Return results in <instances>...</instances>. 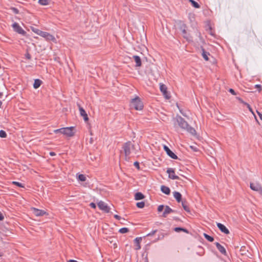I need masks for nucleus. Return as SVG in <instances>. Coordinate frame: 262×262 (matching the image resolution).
<instances>
[{"instance_id": "nucleus-1", "label": "nucleus", "mask_w": 262, "mask_h": 262, "mask_svg": "<svg viewBox=\"0 0 262 262\" xmlns=\"http://www.w3.org/2000/svg\"><path fill=\"white\" fill-rule=\"evenodd\" d=\"M179 126L183 129H185L192 135H194L196 133L195 129L190 126L187 122L181 116H177L175 119V122L174 123V126L175 127Z\"/></svg>"}, {"instance_id": "nucleus-2", "label": "nucleus", "mask_w": 262, "mask_h": 262, "mask_svg": "<svg viewBox=\"0 0 262 262\" xmlns=\"http://www.w3.org/2000/svg\"><path fill=\"white\" fill-rule=\"evenodd\" d=\"M122 148L125 155V159L127 161L130 159L133 155L136 154L137 152V148L130 141L124 143L123 145Z\"/></svg>"}, {"instance_id": "nucleus-3", "label": "nucleus", "mask_w": 262, "mask_h": 262, "mask_svg": "<svg viewBox=\"0 0 262 262\" xmlns=\"http://www.w3.org/2000/svg\"><path fill=\"white\" fill-rule=\"evenodd\" d=\"M31 30L36 34L42 37L46 40L50 41H51L54 43H57V40L54 35L50 34L48 32L42 31L38 29L35 28H32Z\"/></svg>"}, {"instance_id": "nucleus-4", "label": "nucleus", "mask_w": 262, "mask_h": 262, "mask_svg": "<svg viewBox=\"0 0 262 262\" xmlns=\"http://www.w3.org/2000/svg\"><path fill=\"white\" fill-rule=\"evenodd\" d=\"M54 133L55 134H61L63 135L66 137H72L75 135V127H67L55 129Z\"/></svg>"}, {"instance_id": "nucleus-5", "label": "nucleus", "mask_w": 262, "mask_h": 262, "mask_svg": "<svg viewBox=\"0 0 262 262\" xmlns=\"http://www.w3.org/2000/svg\"><path fill=\"white\" fill-rule=\"evenodd\" d=\"M131 107L136 110L140 111L143 108V104L139 97H136L133 99L130 102Z\"/></svg>"}, {"instance_id": "nucleus-6", "label": "nucleus", "mask_w": 262, "mask_h": 262, "mask_svg": "<svg viewBox=\"0 0 262 262\" xmlns=\"http://www.w3.org/2000/svg\"><path fill=\"white\" fill-rule=\"evenodd\" d=\"M98 208L104 212L108 213L110 211V208L107 204L103 201H100L97 203Z\"/></svg>"}, {"instance_id": "nucleus-7", "label": "nucleus", "mask_w": 262, "mask_h": 262, "mask_svg": "<svg viewBox=\"0 0 262 262\" xmlns=\"http://www.w3.org/2000/svg\"><path fill=\"white\" fill-rule=\"evenodd\" d=\"M12 26L13 30L18 34H21L23 35H26V31L23 30V29L19 25L18 23H14L13 24Z\"/></svg>"}, {"instance_id": "nucleus-8", "label": "nucleus", "mask_w": 262, "mask_h": 262, "mask_svg": "<svg viewBox=\"0 0 262 262\" xmlns=\"http://www.w3.org/2000/svg\"><path fill=\"white\" fill-rule=\"evenodd\" d=\"M31 210L32 211L33 213L36 216H41L44 215H47L48 213L46 211H45L43 210H40L38 209L37 208L32 207L31 208Z\"/></svg>"}, {"instance_id": "nucleus-9", "label": "nucleus", "mask_w": 262, "mask_h": 262, "mask_svg": "<svg viewBox=\"0 0 262 262\" xmlns=\"http://www.w3.org/2000/svg\"><path fill=\"white\" fill-rule=\"evenodd\" d=\"M250 186L251 189L254 191H258L259 193L262 195V188L260 185L257 183H251Z\"/></svg>"}, {"instance_id": "nucleus-10", "label": "nucleus", "mask_w": 262, "mask_h": 262, "mask_svg": "<svg viewBox=\"0 0 262 262\" xmlns=\"http://www.w3.org/2000/svg\"><path fill=\"white\" fill-rule=\"evenodd\" d=\"M167 172L168 173L169 178L173 180L179 179V177L175 174L174 171L173 169L168 168L167 170Z\"/></svg>"}, {"instance_id": "nucleus-11", "label": "nucleus", "mask_w": 262, "mask_h": 262, "mask_svg": "<svg viewBox=\"0 0 262 262\" xmlns=\"http://www.w3.org/2000/svg\"><path fill=\"white\" fill-rule=\"evenodd\" d=\"M164 149L166 152L167 154L171 158L177 159L178 157L166 145L164 146Z\"/></svg>"}, {"instance_id": "nucleus-12", "label": "nucleus", "mask_w": 262, "mask_h": 262, "mask_svg": "<svg viewBox=\"0 0 262 262\" xmlns=\"http://www.w3.org/2000/svg\"><path fill=\"white\" fill-rule=\"evenodd\" d=\"M141 241H142V237H136L135 239H134V244H135V250H139L141 249V246H140V244L141 243Z\"/></svg>"}, {"instance_id": "nucleus-13", "label": "nucleus", "mask_w": 262, "mask_h": 262, "mask_svg": "<svg viewBox=\"0 0 262 262\" xmlns=\"http://www.w3.org/2000/svg\"><path fill=\"white\" fill-rule=\"evenodd\" d=\"M217 226L222 232L227 234L229 233L228 229L222 224L217 223Z\"/></svg>"}, {"instance_id": "nucleus-14", "label": "nucleus", "mask_w": 262, "mask_h": 262, "mask_svg": "<svg viewBox=\"0 0 262 262\" xmlns=\"http://www.w3.org/2000/svg\"><path fill=\"white\" fill-rule=\"evenodd\" d=\"M79 112L80 115L83 117L84 121H87L89 120V118L84 110L82 107H79Z\"/></svg>"}, {"instance_id": "nucleus-15", "label": "nucleus", "mask_w": 262, "mask_h": 262, "mask_svg": "<svg viewBox=\"0 0 262 262\" xmlns=\"http://www.w3.org/2000/svg\"><path fill=\"white\" fill-rule=\"evenodd\" d=\"M215 244L216 246L217 249L220 251V252L221 253H222L224 255H226V253H227L226 250L223 246H222L219 243H215Z\"/></svg>"}, {"instance_id": "nucleus-16", "label": "nucleus", "mask_w": 262, "mask_h": 262, "mask_svg": "<svg viewBox=\"0 0 262 262\" xmlns=\"http://www.w3.org/2000/svg\"><path fill=\"white\" fill-rule=\"evenodd\" d=\"M164 211L163 213V216L165 217L167 216V215L171 213V212H173V210H172L169 206H166L165 207H164Z\"/></svg>"}, {"instance_id": "nucleus-17", "label": "nucleus", "mask_w": 262, "mask_h": 262, "mask_svg": "<svg viewBox=\"0 0 262 262\" xmlns=\"http://www.w3.org/2000/svg\"><path fill=\"white\" fill-rule=\"evenodd\" d=\"M133 58L134 59L135 61L136 62L137 67L141 66V64H142L141 60V58L139 56H138L137 55H134V56H133Z\"/></svg>"}, {"instance_id": "nucleus-18", "label": "nucleus", "mask_w": 262, "mask_h": 262, "mask_svg": "<svg viewBox=\"0 0 262 262\" xmlns=\"http://www.w3.org/2000/svg\"><path fill=\"white\" fill-rule=\"evenodd\" d=\"M173 196L176 199V200L178 202H180L181 201L182 195L181 194L177 191H174L173 192Z\"/></svg>"}, {"instance_id": "nucleus-19", "label": "nucleus", "mask_w": 262, "mask_h": 262, "mask_svg": "<svg viewBox=\"0 0 262 262\" xmlns=\"http://www.w3.org/2000/svg\"><path fill=\"white\" fill-rule=\"evenodd\" d=\"M161 190L162 192L166 194H169L170 192V190L169 187L164 185L161 186Z\"/></svg>"}, {"instance_id": "nucleus-20", "label": "nucleus", "mask_w": 262, "mask_h": 262, "mask_svg": "<svg viewBox=\"0 0 262 262\" xmlns=\"http://www.w3.org/2000/svg\"><path fill=\"white\" fill-rule=\"evenodd\" d=\"M42 83V81L38 79H36L34 80V84H33V87L34 89H36L37 88H38L41 84Z\"/></svg>"}, {"instance_id": "nucleus-21", "label": "nucleus", "mask_w": 262, "mask_h": 262, "mask_svg": "<svg viewBox=\"0 0 262 262\" xmlns=\"http://www.w3.org/2000/svg\"><path fill=\"white\" fill-rule=\"evenodd\" d=\"M144 195L141 192H137L135 195V199L136 200H140L144 199Z\"/></svg>"}, {"instance_id": "nucleus-22", "label": "nucleus", "mask_w": 262, "mask_h": 262, "mask_svg": "<svg viewBox=\"0 0 262 262\" xmlns=\"http://www.w3.org/2000/svg\"><path fill=\"white\" fill-rule=\"evenodd\" d=\"M50 3V0H38V3L41 6H47Z\"/></svg>"}, {"instance_id": "nucleus-23", "label": "nucleus", "mask_w": 262, "mask_h": 262, "mask_svg": "<svg viewBox=\"0 0 262 262\" xmlns=\"http://www.w3.org/2000/svg\"><path fill=\"white\" fill-rule=\"evenodd\" d=\"M167 89V86L165 84L163 83H160V90L162 93L166 91Z\"/></svg>"}, {"instance_id": "nucleus-24", "label": "nucleus", "mask_w": 262, "mask_h": 262, "mask_svg": "<svg viewBox=\"0 0 262 262\" xmlns=\"http://www.w3.org/2000/svg\"><path fill=\"white\" fill-rule=\"evenodd\" d=\"M189 1L191 3L192 5L195 8H199L200 7V5L198 3L195 2L193 0H189Z\"/></svg>"}, {"instance_id": "nucleus-25", "label": "nucleus", "mask_w": 262, "mask_h": 262, "mask_svg": "<svg viewBox=\"0 0 262 262\" xmlns=\"http://www.w3.org/2000/svg\"><path fill=\"white\" fill-rule=\"evenodd\" d=\"M78 179L79 181H83V182L86 181V179L85 175L82 174H79L78 176Z\"/></svg>"}, {"instance_id": "nucleus-26", "label": "nucleus", "mask_w": 262, "mask_h": 262, "mask_svg": "<svg viewBox=\"0 0 262 262\" xmlns=\"http://www.w3.org/2000/svg\"><path fill=\"white\" fill-rule=\"evenodd\" d=\"M204 236L206 239H207L208 241L210 242H212L214 241V238L212 237L209 236V235L206 233H204Z\"/></svg>"}, {"instance_id": "nucleus-27", "label": "nucleus", "mask_w": 262, "mask_h": 262, "mask_svg": "<svg viewBox=\"0 0 262 262\" xmlns=\"http://www.w3.org/2000/svg\"><path fill=\"white\" fill-rule=\"evenodd\" d=\"M174 230L176 232L183 231L186 233H188V231L186 229L180 227H176L174 228Z\"/></svg>"}, {"instance_id": "nucleus-28", "label": "nucleus", "mask_w": 262, "mask_h": 262, "mask_svg": "<svg viewBox=\"0 0 262 262\" xmlns=\"http://www.w3.org/2000/svg\"><path fill=\"white\" fill-rule=\"evenodd\" d=\"M129 231V229L127 228H122L119 229V232L121 233H125Z\"/></svg>"}, {"instance_id": "nucleus-29", "label": "nucleus", "mask_w": 262, "mask_h": 262, "mask_svg": "<svg viewBox=\"0 0 262 262\" xmlns=\"http://www.w3.org/2000/svg\"><path fill=\"white\" fill-rule=\"evenodd\" d=\"M137 206L139 208H142L144 207L145 206V203L144 202H138L136 204Z\"/></svg>"}, {"instance_id": "nucleus-30", "label": "nucleus", "mask_w": 262, "mask_h": 262, "mask_svg": "<svg viewBox=\"0 0 262 262\" xmlns=\"http://www.w3.org/2000/svg\"><path fill=\"white\" fill-rule=\"evenodd\" d=\"M164 97L166 99H169L170 98V95L168 94L167 91L166 90V91H165L164 92L162 93Z\"/></svg>"}, {"instance_id": "nucleus-31", "label": "nucleus", "mask_w": 262, "mask_h": 262, "mask_svg": "<svg viewBox=\"0 0 262 262\" xmlns=\"http://www.w3.org/2000/svg\"><path fill=\"white\" fill-rule=\"evenodd\" d=\"M7 137V134L5 131L3 130H0V137L6 138Z\"/></svg>"}, {"instance_id": "nucleus-32", "label": "nucleus", "mask_w": 262, "mask_h": 262, "mask_svg": "<svg viewBox=\"0 0 262 262\" xmlns=\"http://www.w3.org/2000/svg\"><path fill=\"white\" fill-rule=\"evenodd\" d=\"M190 148L193 151L197 152L199 151V149L196 145H190Z\"/></svg>"}, {"instance_id": "nucleus-33", "label": "nucleus", "mask_w": 262, "mask_h": 262, "mask_svg": "<svg viewBox=\"0 0 262 262\" xmlns=\"http://www.w3.org/2000/svg\"><path fill=\"white\" fill-rule=\"evenodd\" d=\"M12 184L19 187H24V186L20 183L16 182V181H13Z\"/></svg>"}, {"instance_id": "nucleus-34", "label": "nucleus", "mask_w": 262, "mask_h": 262, "mask_svg": "<svg viewBox=\"0 0 262 262\" xmlns=\"http://www.w3.org/2000/svg\"><path fill=\"white\" fill-rule=\"evenodd\" d=\"M202 56L205 60L207 61L209 60V58L208 57L206 52H203L202 53Z\"/></svg>"}, {"instance_id": "nucleus-35", "label": "nucleus", "mask_w": 262, "mask_h": 262, "mask_svg": "<svg viewBox=\"0 0 262 262\" xmlns=\"http://www.w3.org/2000/svg\"><path fill=\"white\" fill-rule=\"evenodd\" d=\"M164 206L163 205H160L159 206V207H158V212H161L163 210V209H164Z\"/></svg>"}, {"instance_id": "nucleus-36", "label": "nucleus", "mask_w": 262, "mask_h": 262, "mask_svg": "<svg viewBox=\"0 0 262 262\" xmlns=\"http://www.w3.org/2000/svg\"><path fill=\"white\" fill-rule=\"evenodd\" d=\"M255 87L258 89L259 92H260L261 91V85L260 84H256Z\"/></svg>"}, {"instance_id": "nucleus-37", "label": "nucleus", "mask_w": 262, "mask_h": 262, "mask_svg": "<svg viewBox=\"0 0 262 262\" xmlns=\"http://www.w3.org/2000/svg\"><path fill=\"white\" fill-rule=\"evenodd\" d=\"M244 104L247 106V107H248V108H249V111H250V112H251L253 114H254V113H253V111H252V110L251 107H250V106L249 105V104H248V103H244Z\"/></svg>"}, {"instance_id": "nucleus-38", "label": "nucleus", "mask_w": 262, "mask_h": 262, "mask_svg": "<svg viewBox=\"0 0 262 262\" xmlns=\"http://www.w3.org/2000/svg\"><path fill=\"white\" fill-rule=\"evenodd\" d=\"M90 206L93 209H96V205L94 203H91Z\"/></svg>"}, {"instance_id": "nucleus-39", "label": "nucleus", "mask_w": 262, "mask_h": 262, "mask_svg": "<svg viewBox=\"0 0 262 262\" xmlns=\"http://www.w3.org/2000/svg\"><path fill=\"white\" fill-rule=\"evenodd\" d=\"M182 205H183V207L185 210H186V211H188V212L189 211V208H188V207L187 206L183 204H182Z\"/></svg>"}, {"instance_id": "nucleus-40", "label": "nucleus", "mask_w": 262, "mask_h": 262, "mask_svg": "<svg viewBox=\"0 0 262 262\" xmlns=\"http://www.w3.org/2000/svg\"><path fill=\"white\" fill-rule=\"evenodd\" d=\"M134 165L139 169L140 168L139 164L138 162H135L134 163Z\"/></svg>"}, {"instance_id": "nucleus-41", "label": "nucleus", "mask_w": 262, "mask_h": 262, "mask_svg": "<svg viewBox=\"0 0 262 262\" xmlns=\"http://www.w3.org/2000/svg\"><path fill=\"white\" fill-rule=\"evenodd\" d=\"M229 92L233 95H236V93H235V91H234V90L232 89H230L229 90Z\"/></svg>"}, {"instance_id": "nucleus-42", "label": "nucleus", "mask_w": 262, "mask_h": 262, "mask_svg": "<svg viewBox=\"0 0 262 262\" xmlns=\"http://www.w3.org/2000/svg\"><path fill=\"white\" fill-rule=\"evenodd\" d=\"M114 217H115L116 219L118 220H120V219H121V217H120V216H119L118 215H117V214H115V215H114Z\"/></svg>"}, {"instance_id": "nucleus-43", "label": "nucleus", "mask_w": 262, "mask_h": 262, "mask_svg": "<svg viewBox=\"0 0 262 262\" xmlns=\"http://www.w3.org/2000/svg\"><path fill=\"white\" fill-rule=\"evenodd\" d=\"M256 112H257V114L258 115L260 119L262 120V114L257 111H256Z\"/></svg>"}, {"instance_id": "nucleus-44", "label": "nucleus", "mask_w": 262, "mask_h": 262, "mask_svg": "<svg viewBox=\"0 0 262 262\" xmlns=\"http://www.w3.org/2000/svg\"><path fill=\"white\" fill-rule=\"evenodd\" d=\"M156 232V230L152 231L151 233H148L147 236H150L154 235Z\"/></svg>"}, {"instance_id": "nucleus-45", "label": "nucleus", "mask_w": 262, "mask_h": 262, "mask_svg": "<svg viewBox=\"0 0 262 262\" xmlns=\"http://www.w3.org/2000/svg\"><path fill=\"white\" fill-rule=\"evenodd\" d=\"M4 219V216L2 213L0 212V221H2Z\"/></svg>"}, {"instance_id": "nucleus-46", "label": "nucleus", "mask_w": 262, "mask_h": 262, "mask_svg": "<svg viewBox=\"0 0 262 262\" xmlns=\"http://www.w3.org/2000/svg\"><path fill=\"white\" fill-rule=\"evenodd\" d=\"M50 156H55V152H50Z\"/></svg>"}, {"instance_id": "nucleus-47", "label": "nucleus", "mask_w": 262, "mask_h": 262, "mask_svg": "<svg viewBox=\"0 0 262 262\" xmlns=\"http://www.w3.org/2000/svg\"><path fill=\"white\" fill-rule=\"evenodd\" d=\"M67 262H78V261L75 260L70 259V260H68Z\"/></svg>"}, {"instance_id": "nucleus-48", "label": "nucleus", "mask_w": 262, "mask_h": 262, "mask_svg": "<svg viewBox=\"0 0 262 262\" xmlns=\"http://www.w3.org/2000/svg\"><path fill=\"white\" fill-rule=\"evenodd\" d=\"M183 33L184 34H185L186 33V31L185 30H183Z\"/></svg>"}, {"instance_id": "nucleus-49", "label": "nucleus", "mask_w": 262, "mask_h": 262, "mask_svg": "<svg viewBox=\"0 0 262 262\" xmlns=\"http://www.w3.org/2000/svg\"><path fill=\"white\" fill-rule=\"evenodd\" d=\"M3 255V253L0 252V257L2 256Z\"/></svg>"}, {"instance_id": "nucleus-50", "label": "nucleus", "mask_w": 262, "mask_h": 262, "mask_svg": "<svg viewBox=\"0 0 262 262\" xmlns=\"http://www.w3.org/2000/svg\"><path fill=\"white\" fill-rule=\"evenodd\" d=\"M2 105V101L0 100V107H1Z\"/></svg>"}, {"instance_id": "nucleus-51", "label": "nucleus", "mask_w": 262, "mask_h": 262, "mask_svg": "<svg viewBox=\"0 0 262 262\" xmlns=\"http://www.w3.org/2000/svg\"><path fill=\"white\" fill-rule=\"evenodd\" d=\"M238 99L240 100V101H241V102L244 103H245V102H243V101L242 100H241V99Z\"/></svg>"}, {"instance_id": "nucleus-52", "label": "nucleus", "mask_w": 262, "mask_h": 262, "mask_svg": "<svg viewBox=\"0 0 262 262\" xmlns=\"http://www.w3.org/2000/svg\"><path fill=\"white\" fill-rule=\"evenodd\" d=\"M238 99L240 100V101H241V102L244 103H245V102H243V101L242 100H241V99Z\"/></svg>"}, {"instance_id": "nucleus-53", "label": "nucleus", "mask_w": 262, "mask_h": 262, "mask_svg": "<svg viewBox=\"0 0 262 262\" xmlns=\"http://www.w3.org/2000/svg\"><path fill=\"white\" fill-rule=\"evenodd\" d=\"M243 248H245V247H242L241 249V251H242L243 250Z\"/></svg>"}, {"instance_id": "nucleus-54", "label": "nucleus", "mask_w": 262, "mask_h": 262, "mask_svg": "<svg viewBox=\"0 0 262 262\" xmlns=\"http://www.w3.org/2000/svg\"><path fill=\"white\" fill-rule=\"evenodd\" d=\"M184 37L188 39V38L185 35H184Z\"/></svg>"}]
</instances>
